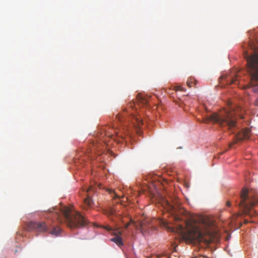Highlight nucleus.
I'll return each instance as SVG.
<instances>
[{
  "instance_id": "f257e3e1",
  "label": "nucleus",
  "mask_w": 258,
  "mask_h": 258,
  "mask_svg": "<svg viewBox=\"0 0 258 258\" xmlns=\"http://www.w3.org/2000/svg\"><path fill=\"white\" fill-rule=\"evenodd\" d=\"M150 97L139 94L137 96L138 106H147L149 103ZM137 110V105L133 102L130 103L122 109V112L116 115L115 123H114L112 127H106L104 128L105 135L109 138H112L114 136L120 137L121 139L124 137L122 134L119 135L117 129H114L115 124H119L124 134L130 135L132 131L135 130L138 133L140 128L143 124L142 119L138 117L135 112Z\"/></svg>"
},
{
  "instance_id": "f03ea898",
  "label": "nucleus",
  "mask_w": 258,
  "mask_h": 258,
  "mask_svg": "<svg viewBox=\"0 0 258 258\" xmlns=\"http://www.w3.org/2000/svg\"><path fill=\"white\" fill-rule=\"evenodd\" d=\"M49 212L53 213V216L58 223H64L71 229L82 228L88 223V220L79 212L70 207L53 208Z\"/></svg>"
},
{
  "instance_id": "7ed1b4c3",
  "label": "nucleus",
  "mask_w": 258,
  "mask_h": 258,
  "mask_svg": "<svg viewBox=\"0 0 258 258\" xmlns=\"http://www.w3.org/2000/svg\"><path fill=\"white\" fill-rule=\"evenodd\" d=\"M184 223L186 227V230L184 229V226L181 224H178L176 225V228L184 240L194 244L204 242L206 244H208L210 243V240L207 237L209 236L208 231H203L196 226L192 225L188 227L186 222H184Z\"/></svg>"
},
{
  "instance_id": "20e7f679",
  "label": "nucleus",
  "mask_w": 258,
  "mask_h": 258,
  "mask_svg": "<svg viewBox=\"0 0 258 258\" xmlns=\"http://www.w3.org/2000/svg\"><path fill=\"white\" fill-rule=\"evenodd\" d=\"M258 203V192L255 189L248 190L243 188L241 190L240 202L237 204L243 214L250 216H253L255 211H253V206Z\"/></svg>"
},
{
  "instance_id": "39448f33",
  "label": "nucleus",
  "mask_w": 258,
  "mask_h": 258,
  "mask_svg": "<svg viewBox=\"0 0 258 258\" xmlns=\"http://www.w3.org/2000/svg\"><path fill=\"white\" fill-rule=\"evenodd\" d=\"M209 121H212L223 127L232 130L236 127V118L235 112L229 109H223L219 113H214L209 117Z\"/></svg>"
},
{
  "instance_id": "423d86ee",
  "label": "nucleus",
  "mask_w": 258,
  "mask_h": 258,
  "mask_svg": "<svg viewBox=\"0 0 258 258\" xmlns=\"http://www.w3.org/2000/svg\"><path fill=\"white\" fill-rule=\"evenodd\" d=\"M245 57L247 60V71L251 77L252 91L258 93V53L250 56L246 54Z\"/></svg>"
},
{
  "instance_id": "0eeeda50",
  "label": "nucleus",
  "mask_w": 258,
  "mask_h": 258,
  "mask_svg": "<svg viewBox=\"0 0 258 258\" xmlns=\"http://www.w3.org/2000/svg\"><path fill=\"white\" fill-rule=\"evenodd\" d=\"M131 224L133 225L137 230L140 231L143 234L144 233H149L150 229L155 228L153 226L150 225L147 221L140 222L137 223L132 219H131L130 222L124 225V228L125 229H127Z\"/></svg>"
},
{
  "instance_id": "6e6552de",
  "label": "nucleus",
  "mask_w": 258,
  "mask_h": 258,
  "mask_svg": "<svg viewBox=\"0 0 258 258\" xmlns=\"http://www.w3.org/2000/svg\"><path fill=\"white\" fill-rule=\"evenodd\" d=\"M49 226L48 222H30L28 225V230H35L38 232H45L49 230Z\"/></svg>"
},
{
  "instance_id": "1a4fd4ad",
  "label": "nucleus",
  "mask_w": 258,
  "mask_h": 258,
  "mask_svg": "<svg viewBox=\"0 0 258 258\" xmlns=\"http://www.w3.org/2000/svg\"><path fill=\"white\" fill-rule=\"evenodd\" d=\"M250 129L247 128L242 130L239 133L237 134L233 142L229 144V148H231L233 145L236 144L239 141L249 139L250 137Z\"/></svg>"
},
{
  "instance_id": "9d476101",
  "label": "nucleus",
  "mask_w": 258,
  "mask_h": 258,
  "mask_svg": "<svg viewBox=\"0 0 258 258\" xmlns=\"http://www.w3.org/2000/svg\"><path fill=\"white\" fill-rule=\"evenodd\" d=\"M104 145L105 144L104 142L103 144L98 142H93L90 147L91 151L94 152V153L95 154L100 155V153L99 151L100 150H102V147H104Z\"/></svg>"
},
{
  "instance_id": "9b49d317",
  "label": "nucleus",
  "mask_w": 258,
  "mask_h": 258,
  "mask_svg": "<svg viewBox=\"0 0 258 258\" xmlns=\"http://www.w3.org/2000/svg\"><path fill=\"white\" fill-rule=\"evenodd\" d=\"M115 236L114 237L111 239V240L115 243L119 247L123 245V242L120 235L122 234L121 231H117L116 233H113Z\"/></svg>"
},
{
  "instance_id": "f8f14e48",
  "label": "nucleus",
  "mask_w": 258,
  "mask_h": 258,
  "mask_svg": "<svg viewBox=\"0 0 258 258\" xmlns=\"http://www.w3.org/2000/svg\"><path fill=\"white\" fill-rule=\"evenodd\" d=\"M94 206V203L92 200V198L88 196L87 197L84 199V208L85 209H88L89 208H92Z\"/></svg>"
},
{
  "instance_id": "ddd939ff",
  "label": "nucleus",
  "mask_w": 258,
  "mask_h": 258,
  "mask_svg": "<svg viewBox=\"0 0 258 258\" xmlns=\"http://www.w3.org/2000/svg\"><path fill=\"white\" fill-rule=\"evenodd\" d=\"M237 77H228L226 78L227 83L229 84H235L237 82Z\"/></svg>"
},
{
  "instance_id": "4468645a",
  "label": "nucleus",
  "mask_w": 258,
  "mask_h": 258,
  "mask_svg": "<svg viewBox=\"0 0 258 258\" xmlns=\"http://www.w3.org/2000/svg\"><path fill=\"white\" fill-rule=\"evenodd\" d=\"M104 213L107 215L108 217H111L115 214V211L112 208L106 210Z\"/></svg>"
},
{
  "instance_id": "2eb2a0df",
  "label": "nucleus",
  "mask_w": 258,
  "mask_h": 258,
  "mask_svg": "<svg viewBox=\"0 0 258 258\" xmlns=\"http://www.w3.org/2000/svg\"><path fill=\"white\" fill-rule=\"evenodd\" d=\"M197 83V81L195 80L194 79L189 78L187 81V85L189 87H191L193 86L194 84L196 85Z\"/></svg>"
},
{
  "instance_id": "dca6fc26",
  "label": "nucleus",
  "mask_w": 258,
  "mask_h": 258,
  "mask_svg": "<svg viewBox=\"0 0 258 258\" xmlns=\"http://www.w3.org/2000/svg\"><path fill=\"white\" fill-rule=\"evenodd\" d=\"M60 229L59 227H56L54 228L50 233L53 235L57 236L60 233Z\"/></svg>"
},
{
  "instance_id": "f3484780",
  "label": "nucleus",
  "mask_w": 258,
  "mask_h": 258,
  "mask_svg": "<svg viewBox=\"0 0 258 258\" xmlns=\"http://www.w3.org/2000/svg\"><path fill=\"white\" fill-rule=\"evenodd\" d=\"M174 219L176 222H180L182 220L181 218L176 215L174 216Z\"/></svg>"
},
{
  "instance_id": "a211bd4d",
  "label": "nucleus",
  "mask_w": 258,
  "mask_h": 258,
  "mask_svg": "<svg viewBox=\"0 0 258 258\" xmlns=\"http://www.w3.org/2000/svg\"><path fill=\"white\" fill-rule=\"evenodd\" d=\"M102 227L108 231H112L113 230L112 228L108 225L103 226Z\"/></svg>"
},
{
  "instance_id": "6ab92c4d",
  "label": "nucleus",
  "mask_w": 258,
  "mask_h": 258,
  "mask_svg": "<svg viewBox=\"0 0 258 258\" xmlns=\"http://www.w3.org/2000/svg\"><path fill=\"white\" fill-rule=\"evenodd\" d=\"M165 202H166V203H167V205L168 206H169V207L171 209H172L173 208V207L172 206H171V204H170V203L168 201L166 200V201H165Z\"/></svg>"
},
{
  "instance_id": "aec40b11",
  "label": "nucleus",
  "mask_w": 258,
  "mask_h": 258,
  "mask_svg": "<svg viewBox=\"0 0 258 258\" xmlns=\"http://www.w3.org/2000/svg\"><path fill=\"white\" fill-rule=\"evenodd\" d=\"M231 205V202L230 201H227V202H226V206L227 207H230Z\"/></svg>"
},
{
  "instance_id": "412c9836",
  "label": "nucleus",
  "mask_w": 258,
  "mask_h": 258,
  "mask_svg": "<svg viewBox=\"0 0 258 258\" xmlns=\"http://www.w3.org/2000/svg\"><path fill=\"white\" fill-rule=\"evenodd\" d=\"M180 87L179 86H176V87H175L174 89L175 91H178L180 89Z\"/></svg>"
},
{
  "instance_id": "4be33fe9",
  "label": "nucleus",
  "mask_w": 258,
  "mask_h": 258,
  "mask_svg": "<svg viewBox=\"0 0 258 258\" xmlns=\"http://www.w3.org/2000/svg\"><path fill=\"white\" fill-rule=\"evenodd\" d=\"M91 187H90V188L87 190V192H88L89 190L91 189Z\"/></svg>"
},
{
  "instance_id": "5701e85b",
  "label": "nucleus",
  "mask_w": 258,
  "mask_h": 258,
  "mask_svg": "<svg viewBox=\"0 0 258 258\" xmlns=\"http://www.w3.org/2000/svg\"><path fill=\"white\" fill-rule=\"evenodd\" d=\"M90 152H91L92 154L93 153H94V152H91V150L90 151ZM88 152H89V151H88Z\"/></svg>"
},
{
  "instance_id": "b1692460",
  "label": "nucleus",
  "mask_w": 258,
  "mask_h": 258,
  "mask_svg": "<svg viewBox=\"0 0 258 258\" xmlns=\"http://www.w3.org/2000/svg\"><path fill=\"white\" fill-rule=\"evenodd\" d=\"M240 214H237V217L239 216Z\"/></svg>"
},
{
  "instance_id": "393cba45",
  "label": "nucleus",
  "mask_w": 258,
  "mask_h": 258,
  "mask_svg": "<svg viewBox=\"0 0 258 258\" xmlns=\"http://www.w3.org/2000/svg\"><path fill=\"white\" fill-rule=\"evenodd\" d=\"M174 251H176V248L175 247H174Z\"/></svg>"
}]
</instances>
